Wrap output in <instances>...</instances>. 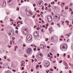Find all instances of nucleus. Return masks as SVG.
<instances>
[{
    "mask_svg": "<svg viewBox=\"0 0 73 73\" xmlns=\"http://www.w3.org/2000/svg\"><path fill=\"white\" fill-rule=\"evenodd\" d=\"M17 26L18 27H20V24H18Z\"/></svg>",
    "mask_w": 73,
    "mask_h": 73,
    "instance_id": "052dcab7",
    "label": "nucleus"
},
{
    "mask_svg": "<svg viewBox=\"0 0 73 73\" xmlns=\"http://www.w3.org/2000/svg\"><path fill=\"white\" fill-rule=\"evenodd\" d=\"M37 56L38 57H39V58H41V57H42V56L41 55H37Z\"/></svg>",
    "mask_w": 73,
    "mask_h": 73,
    "instance_id": "dca6fc26",
    "label": "nucleus"
},
{
    "mask_svg": "<svg viewBox=\"0 0 73 73\" xmlns=\"http://www.w3.org/2000/svg\"><path fill=\"white\" fill-rule=\"evenodd\" d=\"M57 25H58L59 27H60V24H57Z\"/></svg>",
    "mask_w": 73,
    "mask_h": 73,
    "instance_id": "e433bc0d",
    "label": "nucleus"
},
{
    "mask_svg": "<svg viewBox=\"0 0 73 73\" xmlns=\"http://www.w3.org/2000/svg\"><path fill=\"white\" fill-rule=\"evenodd\" d=\"M40 47L41 48H43V49L44 48V46L43 45L40 44Z\"/></svg>",
    "mask_w": 73,
    "mask_h": 73,
    "instance_id": "4468645a",
    "label": "nucleus"
},
{
    "mask_svg": "<svg viewBox=\"0 0 73 73\" xmlns=\"http://www.w3.org/2000/svg\"><path fill=\"white\" fill-rule=\"evenodd\" d=\"M48 38H46V41H48Z\"/></svg>",
    "mask_w": 73,
    "mask_h": 73,
    "instance_id": "4d7b16f0",
    "label": "nucleus"
},
{
    "mask_svg": "<svg viewBox=\"0 0 73 73\" xmlns=\"http://www.w3.org/2000/svg\"><path fill=\"white\" fill-rule=\"evenodd\" d=\"M35 55H33V58H35Z\"/></svg>",
    "mask_w": 73,
    "mask_h": 73,
    "instance_id": "bf43d9fd",
    "label": "nucleus"
},
{
    "mask_svg": "<svg viewBox=\"0 0 73 73\" xmlns=\"http://www.w3.org/2000/svg\"><path fill=\"white\" fill-rule=\"evenodd\" d=\"M69 73H72V71L71 70L69 71Z\"/></svg>",
    "mask_w": 73,
    "mask_h": 73,
    "instance_id": "680f3d73",
    "label": "nucleus"
},
{
    "mask_svg": "<svg viewBox=\"0 0 73 73\" xmlns=\"http://www.w3.org/2000/svg\"><path fill=\"white\" fill-rule=\"evenodd\" d=\"M38 66H39V65H37L36 66V68H38Z\"/></svg>",
    "mask_w": 73,
    "mask_h": 73,
    "instance_id": "603ef678",
    "label": "nucleus"
},
{
    "mask_svg": "<svg viewBox=\"0 0 73 73\" xmlns=\"http://www.w3.org/2000/svg\"><path fill=\"white\" fill-rule=\"evenodd\" d=\"M51 25H54V23L53 22H52V23H51Z\"/></svg>",
    "mask_w": 73,
    "mask_h": 73,
    "instance_id": "6e6d98bb",
    "label": "nucleus"
},
{
    "mask_svg": "<svg viewBox=\"0 0 73 73\" xmlns=\"http://www.w3.org/2000/svg\"><path fill=\"white\" fill-rule=\"evenodd\" d=\"M54 17L55 18H57V17H58V15L56 14L54 15Z\"/></svg>",
    "mask_w": 73,
    "mask_h": 73,
    "instance_id": "6ab92c4d",
    "label": "nucleus"
},
{
    "mask_svg": "<svg viewBox=\"0 0 73 73\" xmlns=\"http://www.w3.org/2000/svg\"><path fill=\"white\" fill-rule=\"evenodd\" d=\"M64 4H65V3H62L61 5V6H64Z\"/></svg>",
    "mask_w": 73,
    "mask_h": 73,
    "instance_id": "a211bd4d",
    "label": "nucleus"
},
{
    "mask_svg": "<svg viewBox=\"0 0 73 73\" xmlns=\"http://www.w3.org/2000/svg\"><path fill=\"white\" fill-rule=\"evenodd\" d=\"M68 58H70V56L69 55L68 56Z\"/></svg>",
    "mask_w": 73,
    "mask_h": 73,
    "instance_id": "72a5a7b5",
    "label": "nucleus"
},
{
    "mask_svg": "<svg viewBox=\"0 0 73 73\" xmlns=\"http://www.w3.org/2000/svg\"><path fill=\"white\" fill-rule=\"evenodd\" d=\"M50 71H53V70L52 69V68H51V69H50Z\"/></svg>",
    "mask_w": 73,
    "mask_h": 73,
    "instance_id": "cd10ccee",
    "label": "nucleus"
},
{
    "mask_svg": "<svg viewBox=\"0 0 73 73\" xmlns=\"http://www.w3.org/2000/svg\"><path fill=\"white\" fill-rule=\"evenodd\" d=\"M71 34H72V32H70L69 34L67 35L66 34L65 36V37H66V38H68V37H69V36H70Z\"/></svg>",
    "mask_w": 73,
    "mask_h": 73,
    "instance_id": "423d86ee",
    "label": "nucleus"
},
{
    "mask_svg": "<svg viewBox=\"0 0 73 73\" xmlns=\"http://www.w3.org/2000/svg\"><path fill=\"white\" fill-rule=\"evenodd\" d=\"M43 28H45V26H44V25H42Z\"/></svg>",
    "mask_w": 73,
    "mask_h": 73,
    "instance_id": "f704fd0d",
    "label": "nucleus"
},
{
    "mask_svg": "<svg viewBox=\"0 0 73 73\" xmlns=\"http://www.w3.org/2000/svg\"><path fill=\"white\" fill-rule=\"evenodd\" d=\"M60 49L62 51H66L67 50V48L66 47H65V46L64 45H61L60 46Z\"/></svg>",
    "mask_w": 73,
    "mask_h": 73,
    "instance_id": "f03ea898",
    "label": "nucleus"
},
{
    "mask_svg": "<svg viewBox=\"0 0 73 73\" xmlns=\"http://www.w3.org/2000/svg\"><path fill=\"white\" fill-rule=\"evenodd\" d=\"M49 30L50 32H52V28H50L49 29Z\"/></svg>",
    "mask_w": 73,
    "mask_h": 73,
    "instance_id": "412c9836",
    "label": "nucleus"
},
{
    "mask_svg": "<svg viewBox=\"0 0 73 73\" xmlns=\"http://www.w3.org/2000/svg\"><path fill=\"white\" fill-rule=\"evenodd\" d=\"M20 24H23V22H22V21H21L20 22Z\"/></svg>",
    "mask_w": 73,
    "mask_h": 73,
    "instance_id": "7c9ffc66",
    "label": "nucleus"
},
{
    "mask_svg": "<svg viewBox=\"0 0 73 73\" xmlns=\"http://www.w3.org/2000/svg\"><path fill=\"white\" fill-rule=\"evenodd\" d=\"M72 18H73V17H72V15H70L69 16V20H72Z\"/></svg>",
    "mask_w": 73,
    "mask_h": 73,
    "instance_id": "f8f14e48",
    "label": "nucleus"
},
{
    "mask_svg": "<svg viewBox=\"0 0 73 73\" xmlns=\"http://www.w3.org/2000/svg\"><path fill=\"white\" fill-rule=\"evenodd\" d=\"M62 62V60H61L60 61H59V63H60V64H61V62Z\"/></svg>",
    "mask_w": 73,
    "mask_h": 73,
    "instance_id": "c85d7f7f",
    "label": "nucleus"
},
{
    "mask_svg": "<svg viewBox=\"0 0 73 73\" xmlns=\"http://www.w3.org/2000/svg\"><path fill=\"white\" fill-rule=\"evenodd\" d=\"M31 72H33V69H31Z\"/></svg>",
    "mask_w": 73,
    "mask_h": 73,
    "instance_id": "c756f323",
    "label": "nucleus"
},
{
    "mask_svg": "<svg viewBox=\"0 0 73 73\" xmlns=\"http://www.w3.org/2000/svg\"><path fill=\"white\" fill-rule=\"evenodd\" d=\"M10 43V45H12V42L11 41Z\"/></svg>",
    "mask_w": 73,
    "mask_h": 73,
    "instance_id": "a878e982",
    "label": "nucleus"
},
{
    "mask_svg": "<svg viewBox=\"0 0 73 73\" xmlns=\"http://www.w3.org/2000/svg\"><path fill=\"white\" fill-rule=\"evenodd\" d=\"M27 40L29 41H30L32 39V36L31 35H28L27 36Z\"/></svg>",
    "mask_w": 73,
    "mask_h": 73,
    "instance_id": "7ed1b4c3",
    "label": "nucleus"
},
{
    "mask_svg": "<svg viewBox=\"0 0 73 73\" xmlns=\"http://www.w3.org/2000/svg\"><path fill=\"white\" fill-rule=\"evenodd\" d=\"M21 63V64H25V62L24 61H22Z\"/></svg>",
    "mask_w": 73,
    "mask_h": 73,
    "instance_id": "aec40b11",
    "label": "nucleus"
},
{
    "mask_svg": "<svg viewBox=\"0 0 73 73\" xmlns=\"http://www.w3.org/2000/svg\"><path fill=\"white\" fill-rule=\"evenodd\" d=\"M57 57H59V54H57Z\"/></svg>",
    "mask_w": 73,
    "mask_h": 73,
    "instance_id": "09e8293b",
    "label": "nucleus"
},
{
    "mask_svg": "<svg viewBox=\"0 0 73 73\" xmlns=\"http://www.w3.org/2000/svg\"><path fill=\"white\" fill-rule=\"evenodd\" d=\"M36 50V48H34V50L35 51Z\"/></svg>",
    "mask_w": 73,
    "mask_h": 73,
    "instance_id": "49530a36",
    "label": "nucleus"
},
{
    "mask_svg": "<svg viewBox=\"0 0 73 73\" xmlns=\"http://www.w3.org/2000/svg\"><path fill=\"white\" fill-rule=\"evenodd\" d=\"M46 26H47V27L49 25V24H48V23H47L46 25Z\"/></svg>",
    "mask_w": 73,
    "mask_h": 73,
    "instance_id": "4c0bfd02",
    "label": "nucleus"
},
{
    "mask_svg": "<svg viewBox=\"0 0 73 73\" xmlns=\"http://www.w3.org/2000/svg\"><path fill=\"white\" fill-rule=\"evenodd\" d=\"M64 22H63L62 23V24L63 25H64Z\"/></svg>",
    "mask_w": 73,
    "mask_h": 73,
    "instance_id": "de8ad7c7",
    "label": "nucleus"
},
{
    "mask_svg": "<svg viewBox=\"0 0 73 73\" xmlns=\"http://www.w3.org/2000/svg\"><path fill=\"white\" fill-rule=\"evenodd\" d=\"M68 9V6L65 7V9Z\"/></svg>",
    "mask_w": 73,
    "mask_h": 73,
    "instance_id": "5701e85b",
    "label": "nucleus"
},
{
    "mask_svg": "<svg viewBox=\"0 0 73 73\" xmlns=\"http://www.w3.org/2000/svg\"><path fill=\"white\" fill-rule=\"evenodd\" d=\"M69 9L70 10H69V12H70V11H71V12L72 11V9L71 8H70Z\"/></svg>",
    "mask_w": 73,
    "mask_h": 73,
    "instance_id": "393cba45",
    "label": "nucleus"
},
{
    "mask_svg": "<svg viewBox=\"0 0 73 73\" xmlns=\"http://www.w3.org/2000/svg\"><path fill=\"white\" fill-rule=\"evenodd\" d=\"M71 15H73V11H71Z\"/></svg>",
    "mask_w": 73,
    "mask_h": 73,
    "instance_id": "774afa93",
    "label": "nucleus"
},
{
    "mask_svg": "<svg viewBox=\"0 0 73 73\" xmlns=\"http://www.w3.org/2000/svg\"><path fill=\"white\" fill-rule=\"evenodd\" d=\"M47 48L48 49H49V48H50V47L49 46H47Z\"/></svg>",
    "mask_w": 73,
    "mask_h": 73,
    "instance_id": "c03bdc74",
    "label": "nucleus"
},
{
    "mask_svg": "<svg viewBox=\"0 0 73 73\" xmlns=\"http://www.w3.org/2000/svg\"><path fill=\"white\" fill-rule=\"evenodd\" d=\"M23 47H25V46H26V45H25V44H23Z\"/></svg>",
    "mask_w": 73,
    "mask_h": 73,
    "instance_id": "bb28decb",
    "label": "nucleus"
},
{
    "mask_svg": "<svg viewBox=\"0 0 73 73\" xmlns=\"http://www.w3.org/2000/svg\"><path fill=\"white\" fill-rule=\"evenodd\" d=\"M66 23H69V21H66Z\"/></svg>",
    "mask_w": 73,
    "mask_h": 73,
    "instance_id": "37998d69",
    "label": "nucleus"
},
{
    "mask_svg": "<svg viewBox=\"0 0 73 73\" xmlns=\"http://www.w3.org/2000/svg\"><path fill=\"white\" fill-rule=\"evenodd\" d=\"M50 40L51 42H54V36H52L50 38Z\"/></svg>",
    "mask_w": 73,
    "mask_h": 73,
    "instance_id": "39448f33",
    "label": "nucleus"
},
{
    "mask_svg": "<svg viewBox=\"0 0 73 73\" xmlns=\"http://www.w3.org/2000/svg\"><path fill=\"white\" fill-rule=\"evenodd\" d=\"M21 3H23V2H24V1L21 0Z\"/></svg>",
    "mask_w": 73,
    "mask_h": 73,
    "instance_id": "13d9d810",
    "label": "nucleus"
},
{
    "mask_svg": "<svg viewBox=\"0 0 73 73\" xmlns=\"http://www.w3.org/2000/svg\"><path fill=\"white\" fill-rule=\"evenodd\" d=\"M13 70V72H16V70Z\"/></svg>",
    "mask_w": 73,
    "mask_h": 73,
    "instance_id": "0e129e2a",
    "label": "nucleus"
},
{
    "mask_svg": "<svg viewBox=\"0 0 73 73\" xmlns=\"http://www.w3.org/2000/svg\"><path fill=\"white\" fill-rule=\"evenodd\" d=\"M35 15H34L33 16V18H35Z\"/></svg>",
    "mask_w": 73,
    "mask_h": 73,
    "instance_id": "8fccbe9b",
    "label": "nucleus"
},
{
    "mask_svg": "<svg viewBox=\"0 0 73 73\" xmlns=\"http://www.w3.org/2000/svg\"><path fill=\"white\" fill-rule=\"evenodd\" d=\"M49 65V62H47L46 64H44V66H45V67H46V68H47V67H48Z\"/></svg>",
    "mask_w": 73,
    "mask_h": 73,
    "instance_id": "0eeeda50",
    "label": "nucleus"
},
{
    "mask_svg": "<svg viewBox=\"0 0 73 73\" xmlns=\"http://www.w3.org/2000/svg\"><path fill=\"white\" fill-rule=\"evenodd\" d=\"M15 28L17 29H19L18 28H17V26H16V27H15Z\"/></svg>",
    "mask_w": 73,
    "mask_h": 73,
    "instance_id": "5fc2aeb1",
    "label": "nucleus"
},
{
    "mask_svg": "<svg viewBox=\"0 0 73 73\" xmlns=\"http://www.w3.org/2000/svg\"><path fill=\"white\" fill-rule=\"evenodd\" d=\"M24 56L25 57H27V55H25Z\"/></svg>",
    "mask_w": 73,
    "mask_h": 73,
    "instance_id": "69168bd1",
    "label": "nucleus"
},
{
    "mask_svg": "<svg viewBox=\"0 0 73 73\" xmlns=\"http://www.w3.org/2000/svg\"><path fill=\"white\" fill-rule=\"evenodd\" d=\"M3 6L4 7H6V1H3Z\"/></svg>",
    "mask_w": 73,
    "mask_h": 73,
    "instance_id": "1a4fd4ad",
    "label": "nucleus"
},
{
    "mask_svg": "<svg viewBox=\"0 0 73 73\" xmlns=\"http://www.w3.org/2000/svg\"><path fill=\"white\" fill-rule=\"evenodd\" d=\"M32 51V49L31 48H29L27 50V53L28 54L31 53Z\"/></svg>",
    "mask_w": 73,
    "mask_h": 73,
    "instance_id": "20e7f679",
    "label": "nucleus"
},
{
    "mask_svg": "<svg viewBox=\"0 0 73 73\" xmlns=\"http://www.w3.org/2000/svg\"><path fill=\"white\" fill-rule=\"evenodd\" d=\"M58 19H60V16H59V15H58Z\"/></svg>",
    "mask_w": 73,
    "mask_h": 73,
    "instance_id": "a18cd8bd",
    "label": "nucleus"
},
{
    "mask_svg": "<svg viewBox=\"0 0 73 73\" xmlns=\"http://www.w3.org/2000/svg\"><path fill=\"white\" fill-rule=\"evenodd\" d=\"M37 59L36 58H35V62H36V61H37Z\"/></svg>",
    "mask_w": 73,
    "mask_h": 73,
    "instance_id": "864d4df0",
    "label": "nucleus"
},
{
    "mask_svg": "<svg viewBox=\"0 0 73 73\" xmlns=\"http://www.w3.org/2000/svg\"><path fill=\"white\" fill-rule=\"evenodd\" d=\"M44 9H45L46 11H47L48 10V7H46V8H44Z\"/></svg>",
    "mask_w": 73,
    "mask_h": 73,
    "instance_id": "4be33fe9",
    "label": "nucleus"
},
{
    "mask_svg": "<svg viewBox=\"0 0 73 73\" xmlns=\"http://www.w3.org/2000/svg\"><path fill=\"white\" fill-rule=\"evenodd\" d=\"M36 29L37 30H39V28L38 27H37L36 28Z\"/></svg>",
    "mask_w": 73,
    "mask_h": 73,
    "instance_id": "338daca9",
    "label": "nucleus"
},
{
    "mask_svg": "<svg viewBox=\"0 0 73 73\" xmlns=\"http://www.w3.org/2000/svg\"><path fill=\"white\" fill-rule=\"evenodd\" d=\"M47 19H48V22H50V21H52V19H51L50 18H49V17H48L47 18Z\"/></svg>",
    "mask_w": 73,
    "mask_h": 73,
    "instance_id": "9b49d317",
    "label": "nucleus"
},
{
    "mask_svg": "<svg viewBox=\"0 0 73 73\" xmlns=\"http://www.w3.org/2000/svg\"><path fill=\"white\" fill-rule=\"evenodd\" d=\"M8 35L10 36H11V37L13 36L14 35H15V31H14V30H11L9 33Z\"/></svg>",
    "mask_w": 73,
    "mask_h": 73,
    "instance_id": "f257e3e1",
    "label": "nucleus"
},
{
    "mask_svg": "<svg viewBox=\"0 0 73 73\" xmlns=\"http://www.w3.org/2000/svg\"><path fill=\"white\" fill-rule=\"evenodd\" d=\"M4 58H5V60H6V59H7V56H4Z\"/></svg>",
    "mask_w": 73,
    "mask_h": 73,
    "instance_id": "b1692460",
    "label": "nucleus"
},
{
    "mask_svg": "<svg viewBox=\"0 0 73 73\" xmlns=\"http://www.w3.org/2000/svg\"><path fill=\"white\" fill-rule=\"evenodd\" d=\"M65 56H66V54H65V53H64V55H63V56L64 57H65Z\"/></svg>",
    "mask_w": 73,
    "mask_h": 73,
    "instance_id": "2f4dec72",
    "label": "nucleus"
},
{
    "mask_svg": "<svg viewBox=\"0 0 73 73\" xmlns=\"http://www.w3.org/2000/svg\"><path fill=\"white\" fill-rule=\"evenodd\" d=\"M41 21H42V24H43V23H45V22H44V21L42 20Z\"/></svg>",
    "mask_w": 73,
    "mask_h": 73,
    "instance_id": "473e14b6",
    "label": "nucleus"
},
{
    "mask_svg": "<svg viewBox=\"0 0 73 73\" xmlns=\"http://www.w3.org/2000/svg\"><path fill=\"white\" fill-rule=\"evenodd\" d=\"M33 6L34 7H36V4H33Z\"/></svg>",
    "mask_w": 73,
    "mask_h": 73,
    "instance_id": "79ce46f5",
    "label": "nucleus"
},
{
    "mask_svg": "<svg viewBox=\"0 0 73 73\" xmlns=\"http://www.w3.org/2000/svg\"><path fill=\"white\" fill-rule=\"evenodd\" d=\"M8 16H6L5 19V20H8Z\"/></svg>",
    "mask_w": 73,
    "mask_h": 73,
    "instance_id": "f3484780",
    "label": "nucleus"
},
{
    "mask_svg": "<svg viewBox=\"0 0 73 73\" xmlns=\"http://www.w3.org/2000/svg\"><path fill=\"white\" fill-rule=\"evenodd\" d=\"M15 33H18V31L17 30H16L15 31Z\"/></svg>",
    "mask_w": 73,
    "mask_h": 73,
    "instance_id": "58836bf2",
    "label": "nucleus"
},
{
    "mask_svg": "<svg viewBox=\"0 0 73 73\" xmlns=\"http://www.w3.org/2000/svg\"><path fill=\"white\" fill-rule=\"evenodd\" d=\"M37 32H36V31H35L33 33L34 35L35 36H36L37 35Z\"/></svg>",
    "mask_w": 73,
    "mask_h": 73,
    "instance_id": "2eb2a0df",
    "label": "nucleus"
},
{
    "mask_svg": "<svg viewBox=\"0 0 73 73\" xmlns=\"http://www.w3.org/2000/svg\"><path fill=\"white\" fill-rule=\"evenodd\" d=\"M65 69H68V67H65Z\"/></svg>",
    "mask_w": 73,
    "mask_h": 73,
    "instance_id": "a19ab883",
    "label": "nucleus"
},
{
    "mask_svg": "<svg viewBox=\"0 0 73 73\" xmlns=\"http://www.w3.org/2000/svg\"><path fill=\"white\" fill-rule=\"evenodd\" d=\"M31 60H32V62H33V61H34V60H33V59H32Z\"/></svg>",
    "mask_w": 73,
    "mask_h": 73,
    "instance_id": "c9c22d12",
    "label": "nucleus"
},
{
    "mask_svg": "<svg viewBox=\"0 0 73 73\" xmlns=\"http://www.w3.org/2000/svg\"><path fill=\"white\" fill-rule=\"evenodd\" d=\"M19 18L20 19V20H21V19H22V18H21V17H19Z\"/></svg>",
    "mask_w": 73,
    "mask_h": 73,
    "instance_id": "ea45409f",
    "label": "nucleus"
},
{
    "mask_svg": "<svg viewBox=\"0 0 73 73\" xmlns=\"http://www.w3.org/2000/svg\"><path fill=\"white\" fill-rule=\"evenodd\" d=\"M73 5V3H70V6H72V5Z\"/></svg>",
    "mask_w": 73,
    "mask_h": 73,
    "instance_id": "3c124183",
    "label": "nucleus"
},
{
    "mask_svg": "<svg viewBox=\"0 0 73 73\" xmlns=\"http://www.w3.org/2000/svg\"><path fill=\"white\" fill-rule=\"evenodd\" d=\"M64 65H65L66 66V67L68 66V64H67L66 63V62H65V61H64Z\"/></svg>",
    "mask_w": 73,
    "mask_h": 73,
    "instance_id": "9d476101",
    "label": "nucleus"
},
{
    "mask_svg": "<svg viewBox=\"0 0 73 73\" xmlns=\"http://www.w3.org/2000/svg\"><path fill=\"white\" fill-rule=\"evenodd\" d=\"M42 1H40L37 3V5L38 7H41L42 6V5H41L42 3Z\"/></svg>",
    "mask_w": 73,
    "mask_h": 73,
    "instance_id": "6e6552de",
    "label": "nucleus"
},
{
    "mask_svg": "<svg viewBox=\"0 0 73 73\" xmlns=\"http://www.w3.org/2000/svg\"><path fill=\"white\" fill-rule=\"evenodd\" d=\"M18 10V11H19V7H17V10Z\"/></svg>",
    "mask_w": 73,
    "mask_h": 73,
    "instance_id": "e2e57ef3",
    "label": "nucleus"
},
{
    "mask_svg": "<svg viewBox=\"0 0 73 73\" xmlns=\"http://www.w3.org/2000/svg\"><path fill=\"white\" fill-rule=\"evenodd\" d=\"M42 54V53L40 52V51H39L37 53V55H41Z\"/></svg>",
    "mask_w": 73,
    "mask_h": 73,
    "instance_id": "ddd939ff",
    "label": "nucleus"
}]
</instances>
